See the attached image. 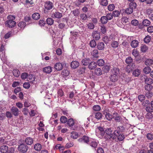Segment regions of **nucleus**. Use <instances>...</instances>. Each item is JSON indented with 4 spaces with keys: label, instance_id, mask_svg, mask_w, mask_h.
Here are the masks:
<instances>
[{
    "label": "nucleus",
    "instance_id": "13",
    "mask_svg": "<svg viewBox=\"0 0 153 153\" xmlns=\"http://www.w3.org/2000/svg\"><path fill=\"white\" fill-rule=\"evenodd\" d=\"M78 140L79 142H84L88 143L89 142V139L88 137L84 136L81 138L79 139Z\"/></svg>",
    "mask_w": 153,
    "mask_h": 153
},
{
    "label": "nucleus",
    "instance_id": "10",
    "mask_svg": "<svg viewBox=\"0 0 153 153\" xmlns=\"http://www.w3.org/2000/svg\"><path fill=\"white\" fill-rule=\"evenodd\" d=\"M45 8L48 10H50L52 9L53 7V3L50 1L46 2L45 4Z\"/></svg>",
    "mask_w": 153,
    "mask_h": 153
},
{
    "label": "nucleus",
    "instance_id": "21",
    "mask_svg": "<svg viewBox=\"0 0 153 153\" xmlns=\"http://www.w3.org/2000/svg\"><path fill=\"white\" fill-rule=\"evenodd\" d=\"M79 63L78 62L76 61H74L71 63V67L73 68H76L79 66Z\"/></svg>",
    "mask_w": 153,
    "mask_h": 153
},
{
    "label": "nucleus",
    "instance_id": "54",
    "mask_svg": "<svg viewBox=\"0 0 153 153\" xmlns=\"http://www.w3.org/2000/svg\"><path fill=\"white\" fill-rule=\"evenodd\" d=\"M102 114L100 112H97L95 114V117L97 119H100L102 118Z\"/></svg>",
    "mask_w": 153,
    "mask_h": 153
},
{
    "label": "nucleus",
    "instance_id": "50",
    "mask_svg": "<svg viewBox=\"0 0 153 153\" xmlns=\"http://www.w3.org/2000/svg\"><path fill=\"white\" fill-rule=\"evenodd\" d=\"M151 40V37L150 36L147 35L144 39V41L146 43L149 42Z\"/></svg>",
    "mask_w": 153,
    "mask_h": 153
},
{
    "label": "nucleus",
    "instance_id": "19",
    "mask_svg": "<svg viewBox=\"0 0 153 153\" xmlns=\"http://www.w3.org/2000/svg\"><path fill=\"white\" fill-rule=\"evenodd\" d=\"M34 148L35 150L39 152L42 149V145L39 143H36L34 144Z\"/></svg>",
    "mask_w": 153,
    "mask_h": 153
},
{
    "label": "nucleus",
    "instance_id": "56",
    "mask_svg": "<svg viewBox=\"0 0 153 153\" xmlns=\"http://www.w3.org/2000/svg\"><path fill=\"white\" fill-rule=\"evenodd\" d=\"M78 137L77 133L75 132H73L72 133L71 137L74 139H76Z\"/></svg>",
    "mask_w": 153,
    "mask_h": 153
},
{
    "label": "nucleus",
    "instance_id": "25",
    "mask_svg": "<svg viewBox=\"0 0 153 153\" xmlns=\"http://www.w3.org/2000/svg\"><path fill=\"white\" fill-rule=\"evenodd\" d=\"M67 124L69 126H72L75 124V121L73 118H71L68 120Z\"/></svg>",
    "mask_w": 153,
    "mask_h": 153
},
{
    "label": "nucleus",
    "instance_id": "27",
    "mask_svg": "<svg viewBox=\"0 0 153 153\" xmlns=\"http://www.w3.org/2000/svg\"><path fill=\"white\" fill-rule=\"evenodd\" d=\"M140 70L137 69L133 71L132 74L135 76H138L140 74Z\"/></svg>",
    "mask_w": 153,
    "mask_h": 153
},
{
    "label": "nucleus",
    "instance_id": "44",
    "mask_svg": "<svg viewBox=\"0 0 153 153\" xmlns=\"http://www.w3.org/2000/svg\"><path fill=\"white\" fill-rule=\"evenodd\" d=\"M18 25L21 29H23L26 26V23L24 22H21L19 23Z\"/></svg>",
    "mask_w": 153,
    "mask_h": 153
},
{
    "label": "nucleus",
    "instance_id": "32",
    "mask_svg": "<svg viewBox=\"0 0 153 153\" xmlns=\"http://www.w3.org/2000/svg\"><path fill=\"white\" fill-rule=\"evenodd\" d=\"M145 63L147 66L151 65L153 64V60L151 59H147L145 62Z\"/></svg>",
    "mask_w": 153,
    "mask_h": 153
},
{
    "label": "nucleus",
    "instance_id": "39",
    "mask_svg": "<svg viewBox=\"0 0 153 153\" xmlns=\"http://www.w3.org/2000/svg\"><path fill=\"white\" fill-rule=\"evenodd\" d=\"M104 61L102 59H99L98 60L97 62V64L99 66H102L104 65Z\"/></svg>",
    "mask_w": 153,
    "mask_h": 153
},
{
    "label": "nucleus",
    "instance_id": "20",
    "mask_svg": "<svg viewBox=\"0 0 153 153\" xmlns=\"http://www.w3.org/2000/svg\"><path fill=\"white\" fill-rule=\"evenodd\" d=\"M97 64L94 62H91L88 66V68L90 70H93L96 67Z\"/></svg>",
    "mask_w": 153,
    "mask_h": 153
},
{
    "label": "nucleus",
    "instance_id": "24",
    "mask_svg": "<svg viewBox=\"0 0 153 153\" xmlns=\"http://www.w3.org/2000/svg\"><path fill=\"white\" fill-rule=\"evenodd\" d=\"M90 62V59L89 58L83 59L81 62L82 64L84 65H87Z\"/></svg>",
    "mask_w": 153,
    "mask_h": 153
},
{
    "label": "nucleus",
    "instance_id": "12",
    "mask_svg": "<svg viewBox=\"0 0 153 153\" xmlns=\"http://www.w3.org/2000/svg\"><path fill=\"white\" fill-rule=\"evenodd\" d=\"M24 142L26 145H31L33 143V140L31 137H27L25 139Z\"/></svg>",
    "mask_w": 153,
    "mask_h": 153
},
{
    "label": "nucleus",
    "instance_id": "14",
    "mask_svg": "<svg viewBox=\"0 0 153 153\" xmlns=\"http://www.w3.org/2000/svg\"><path fill=\"white\" fill-rule=\"evenodd\" d=\"M62 16V14L57 11L53 13L52 15V17L53 18H60Z\"/></svg>",
    "mask_w": 153,
    "mask_h": 153
},
{
    "label": "nucleus",
    "instance_id": "46",
    "mask_svg": "<svg viewBox=\"0 0 153 153\" xmlns=\"http://www.w3.org/2000/svg\"><path fill=\"white\" fill-rule=\"evenodd\" d=\"M115 8V6L113 4H111L108 5V10L110 11H112Z\"/></svg>",
    "mask_w": 153,
    "mask_h": 153
},
{
    "label": "nucleus",
    "instance_id": "18",
    "mask_svg": "<svg viewBox=\"0 0 153 153\" xmlns=\"http://www.w3.org/2000/svg\"><path fill=\"white\" fill-rule=\"evenodd\" d=\"M55 68L57 71L61 70L62 68V65L60 62L56 63L54 65Z\"/></svg>",
    "mask_w": 153,
    "mask_h": 153
},
{
    "label": "nucleus",
    "instance_id": "15",
    "mask_svg": "<svg viewBox=\"0 0 153 153\" xmlns=\"http://www.w3.org/2000/svg\"><path fill=\"white\" fill-rule=\"evenodd\" d=\"M8 150V147L6 145L2 146L0 148V151L1 153H6Z\"/></svg>",
    "mask_w": 153,
    "mask_h": 153
},
{
    "label": "nucleus",
    "instance_id": "60",
    "mask_svg": "<svg viewBox=\"0 0 153 153\" xmlns=\"http://www.w3.org/2000/svg\"><path fill=\"white\" fill-rule=\"evenodd\" d=\"M131 24L132 25L136 26L138 24L139 22L137 20L135 19L131 21Z\"/></svg>",
    "mask_w": 153,
    "mask_h": 153
},
{
    "label": "nucleus",
    "instance_id": "63",
    "mask_svg": "<svg viewBox=\"0 0 153 153\" xmlns=\"http://www.w3.org/2000/svg\"><path fill=\"white\" fill-rule=\"evenodd\" d=\"M100 30L102 33L103 34L105 33L106 31V28L104 25L101 26Z\"/></svg>",
    "mask_w": 153,
    "mask_h": 153
},
{
    "label": "nucleus",
    "instance_id": "38",
    "mask_svg": "<svg viewBox=\"0 0 153 153\" xmlns=\"http://www.w3.org/2000/svg\"><path fill=\"white\" fill-rule=\"evenodd\" d=\"M151 70V69L149 67H146L143 69V71L146 74H148L150 72Z\"/></svg>",
    "mask_w": 153,
    "mask_h": 153
},
{
    "label": "nucleus",
    "instance_id": "34",
    "mask_svg": "<svg viewBox=\"0 0 153 153\" xmlns=\"http://www.w3.org/2000/svg\"><path fill=\"white\" fill-rule=\"evenodd\" d=\"M40 17V15L39 13H33L32 16V18L35 20L39 19Z\"/></svg>",
    "mask_w": 153,
    "mask_h": 153
},
{
    "label": "nucleus",
    "instance_id": "5",
    "mask_svg": "<svg viewBox=\"0 0 153 153\" xmlns=\"http://www.w3.org/2000/svg\"><path fill=\"white\" fill-rule=\"evenodd\" d=\"M96 135L100 138H102L105 134L103 128L101 127H99L96 128Z\"/></svg>",
    "mask_w": 153,
    "mask_h": 153
},
{
    "label": "nucleus",
    "instance_id": "4",
    "mask_svg": "<svg viewBox=\"0 0 153 153\" xmlns=\"http://www.w3.org/2000/svg\"><path fill=\"white\" fill-rule=\"evenodd\" d=\"M124 130V128L123 126H120L115 128V130L113 132L114 136L116 137L117 136H119L121 133Z\"/></svg>",
    "mask_w": 153,
    "mask_h": 153
},
{
    "label": "nucleus",
    "instance_id": "59",
    "mask_svg": "<svg viewBox=\"0 0 153 153\" xmlns=\"http://www.w3.org/2000/svg\"><path fill=\"white\" fill-rule=\"evenodd\" d=\"M105 16L107 20L108 21L109 20H111L112 19L113 15L111 13H109L107 14Z\"/></svg>",
    "mask_w": 153,
    "mask_h": 153
},
{
    "label": "nucleus",
    "instance_id": "52",
    "mask_svg": "<svg viewBox=\"0 0 153 153\" xmlns=\"http://www.w3.org/2000/svg\"><path fill=\"white\" fill-rule=\"evenodd\" d=\"M93 109L94 111H98L100 110L101 108L99 105H96L93 106Z\"/></svg>",
    "mask_w": 153,
    "mask_h": 153
},
{
    "label": "nucleus",
    "instance_id": "9",
    "mask_svg": "<svg viewBox=\"0 0 153 153\" xmlns=\"http://www.w3.org/2000/svg\"><path fill=\"white\" fill-rule=\"evenodd\" d=\"M92 36L96 40H98L100 37V33L97 31H94L92 33Z\"/></svg>",
    "mask_w": 153,
    "mask_h": 153
},
{
    "label": "nucleus",
    "instance_id": "1",
    "mask_svg": "<svg viewBox=\"0 0 153 153\" xmlns=\"http://www.w3.org/2000/svg\"><path fill=\"white\" fill-rule=\"evenodd\" d=\"M7 19L8 20L5 22L6 26L10 28L13 27L16 24V22L14 21L15 19V16L9 15L7 16Z\"/></svg>",
    "mask_w": 153,
    "mask_h": 153
},
{
    "label": "nucleus",
    "instance_id": "55",
    "mask_svg": "<svg viewBox=\"0 0 153 153\" xmlns=\"http://www.w3.org/2000/svg\"><path fill=\"white\" fill-rule=\"evenodd\" d=\"M118 45V43L116 41H114L112 42L111 44V46L114 48H116L117 47Z\"/></svg>",
    "mask_w": 153,
    "mask_h": 153
},
{
    "label": "nucleus",
    "instance_id": "30",
    "mask_svg": "<svg viewBox=\"0 0 153 153\" xmlns=\"http://www.w3.org/2000/svg\"><path fill=\"white\" fill-rule=\"evenodd\" d=\"M13 75L16 77L19 76L20 74V72L17 69H14L13 71Z\"/></svg>",
    "mask_w": 153,
    "mask_h": 153
},
{
    "label": "nucleus",
    "instance_id": "23",
    "mask_svg": "<svg viewBox=\"0 0 153 153\" xmlns=\"http://www.w3.org/2000/svg\"><path fill=\"white\" fill-rule=\"evenodd\" d=\"M97 47L98 50H102L105 48V44L102 42H100L97 44Z\"/></svg>",
    "mask_w": 153,
    "mask_h": 153
},
{
    "label": "nucleus",
    "instance_id": "2",
    "mask_svg": "<svg viewBox=\"0 0 153 153\" xmlns=\"http://www.w3.org/2000/svg\"><path fill=\"white\" fill-rule=\"evenodd\" d=\"M105 137L107 139H111L113 140H114L116 139L115 136H114V134L113 131L111 128H106L105 131Z\"/></svg>",
    "mask_w": 153,
    "mask_h": 153
},
{
    "label": "nucleus",
    "instance_id": "31",
    "mask_svg": "<svg viewBox=\"0 0 153 153\" xmlns=\"http://www.w3.org/2000/svg\"><path fill=\"white\" fill-rule=\"evenodd\" d=\"M17 141L15 140H11L7 141V144L10 146H11L15 145Z\"/></svg>",
    "mask_w": 153,
    "mask_h": 153
},
{
    "label": "nucleus",
    "instance_id": "64",
    "mask_svg": "<svg viewBox=\"0 0 153 153\" xmlns=\"http://www.w3.org/2000/svg\"><path fill=\"white\" fill-rule=\"evenodd\" d=\"M110 68L109 66L106 65L104 66L103 70L105 72H107L109 71Z\"/></svg>",
    "mask_w": 153,
    "mask_h": 153
},
{
    "label": "nucleus",
    "instance_id": "6",
    "mask_svg": "<svg viewBox=\"0 0 153 153\" xmlns=\"http://www.w3.org/2000/svg\"><path fill=\"white\" fill-rule=\"evenodd\" d=\"M4 49L3 45H2L0 48V56L1 60L4 63H5L7 62V59L4 54Z\"/></svg>",
    "mask_w": 153,
    "mask_h": 153
},
{
    "label": "nucleus",
    "instance_id": "3",
    "mask_svg": "<svg viewBox=\"0 0 153 153\" xmlns=\"http://www.w3.org/2000/svg\"><path fill=\"white\" fill-rule=\"evenodd\" d=\"M17 149L19 151L21 152L25 153L28 150V147L26 144L21 143Z\"/></svg>",
    "mask_w": 153,
    "mask_h": 153
},
{
    "label": "nucleus",
    "instance_id": "37",
    "mask_svg": "<svg viewBox=\"0 0 153 153\" xmlns=\"http://www.w3.org/2000/svg\"><path fill=\"white\" fill-rule=\"evenodd\" d=\"M46 22L48 25H52L53 23L54 20L51 18H48L47 19Z\"/></svg>",
    "mask_w": 153,
    "mask_h": 153
},
{
    "label": "nucleus",
    "instance_id": "11",
    "mask_svg": "<svg viewBox=\"0 0 153 153\" xmlns=\"http://www.w3.org/2000/svg\"><path fill=\"white\" fill-rule=\"evenodd\" d=\"M144 79L146 84H151L153 83V80L152 78L146 76H144Z\"/></svg>",
    "mask_w": 153,
    "mask_h": 153
},
{
    "label": "nucleus",
    "instance_id": "29",
    "mask_svg": "<svg viewBox=\"0 0 153 153\" xmlns=\"http://www.w3.org/2000/svg\"><path fill=\"white\" fill-rule=\"evenodd\" d=\"M112 73L114 74L117 75L118 76L119 74V70L117 67H114L111 70Z\"/></svg>",
    "mask_w": 153,
    "mask_h": 153
},
{
    "label": "nucleus",
    "instance_id": "48",
    "mask_svg": "<svg viewBox=\"0 0 153 153\" xmlns=\"http://www.w3.org/2000/svg\"><path fill=\"white\" fill-rule=\"evenodd\" d=\"M133 67L132 65H128L126 68V71L127 72L129 73L131 71L133 70Z\"/></svg>",
    "mask_w": 153,
    "mask_h": 153
},
{
    "label": "nucleus",
    "instance_id": "33",
    "mask_svg": "<svg viewBox=\"0 0 153 153\" xmlns=\"http://www.w3.org/2000/svg\"><path fill=\"white\" fill-rule=\"evenodd\" d=\"M114 116L113 118H115V120L117 122H120V117L118 115L117 113H114L113 114Z\"/></svg>",
    "mask_w": 153,
    "mask_h": 153
},
{
    "label": "nucleus",
    "instance_id": "26",
    "mask_svg": "<svg viewBox=\"0 0 153 153\" xmlns=\"http://www.w3.org/2000/svg\"><path fill=\"white\" fill-rule=\"evenodd\" d=\"M138 44L139 42L137 40H134L131 42V45L132 47L135 48L138 46Z\"/></svg>",
    "mask_w": 153,
    "mask_h": 153
},
{
    "label": "nucleus",
    "instance_id": "61",
    "mask_svg": "<svg viewBox=\"0 0 153 153\" xmlns=\"http://www.w3.org/2000/svg\"><path fill=\"white\" fill-rule=\"evenodd\" d=\"M80 18L82 20H85L87 19V16L86 14L82 13L80 15Z\"/></svg>",
    "mask_w": 153,
    "mask_h": 153
},
{
    "label": "nucleus",
    "instance_id": "35",
    "mask_svg": "<svg viewBox=\"0 0 153 153\" xmlns=\"http://www.w3.org/2000/svg\"><path fill=\"white\" fill-rule=\"evenodd\" d=\"M143 25L145 26H149L151 23L150 22L148 19H145L142 22Z\"/></svg>",
    "mask_w": 153,
    "mask_h": 153
},
{
    "label": "nucleus",
    "instance_id": "28",
    "mask_svg": "<svg viewBox=\"0 0 153 153\" xmlns=\"http://www.w3.org/2000/svg\"><path fill=\"white\" fill-rule=\"evenodd\" d=\"M70 74L69 71L67 69L63 70L61 73L62 75L63 76H67Z\"/></svg>",
    "mask_w": 153,
    "mask_h": 153
},
{
    "label": "nucleus",
    "instance_id": "51",
    "mask_svg": "<svg viewBox=\"0 0 153 153\" xmlns=\"http://www.w3.org/2000/svg\"><path fill=\"white\" fill-rule=\"evenodd\" d=\"M134 0H128V1L130 2L129 4V6L132 7L134 6V7H136L137 4L134 2Z\"/></svg>",
    "mask_w": 153,
    "mask_h": 153
},
{
    "label": "nucleus",
    "instance_id": "42",
    "mask_svg": "<svg viewBox=\"0 0 153 153\" xmlns=\"http://www.w3.org/2000/svg\"><path fill=\"white\" fill-rule=\"evenodd\" d=\"M153 88V86L151 84H147L145 87V88L146 90L148 91H151Z\"/></svg>",
    "mask_w": 153,
    "mask_h": 153
},
{
    "label": "nucleus",
    "instance_id": "47",
    "mask_svg": "<svg viewBox=\"0 0 153 153\" xmlns=\"http://www.w3.org/2000/svg\"><path fill=\"white\" fill-rule=\"evenodd\" d=\"M96 45V42L94 40H91L90 42V46L92 48L95 47Z\"/></svg>",
    "mask_w": 153,
    "mask_h": 153
},
{
    "label": "nucleus",
    "instance_id": "53",
    "mask_svg": "<svg viewBox=\"0 0 153 153\" xmlns=\"http://www.w3.org/2000/svg\"><path fill=\"white\" fill-rule=\"evenodd\" d=\"M67 118L65 116H62L60 118V121L62 123H65L67 121Z\"/></svg>",
    "mask_w": 153,
    "mask_h": 153
},
{
    "label": "nucleus",
    "instance_id": "40",
    "mask_svg": "<svg viewBox=\"0 0 153 153\" xmlns=\"http://www.w3.org/2000/svg\"><path fill=\"white\" fill-rule=\"evenodd\" d=\"M100 3L101 5L106 6L108 4V2L107 0H100Z\"/></svg>",
    "mask_w": 153,
    "mask_h": 153
},
{
    "label": "nucleus",
    "instance_id": "7",
    "mask_svg": "<svg viewBox=\"0 0 153 153\" xmlns=\"http://www.w3.org/2000/svg\"><path fill=\"white\" fill-rule=\"evenodd\" d=\"M109 109H105L103 111V114L105 115V118L108 121L111 120L113 118V116L109 112Z\"/></svg>",
    "mask_w": 153,
    "mask_h": 153
},
{
    "label": "nucleus",
    "instance_id": "43",
    "mask_svg": "<svg viewBox=\"0 0 153 153\" xmlns=\"http://www.w3.org/2000/svg\"><path fill=\"white\" fill-rule=\"evenodd\" d=\"M100 20L102 24H105L107 23L108 21L105 16H102Z\"/></svg>",
    "mask_w": 153,
    "mask_h": 153
},
{
    "label": "nucleus",
    "instance_id": "45",
    "mask_svg": "<svg viewBox=\"0 0 153 153\" xmlns=\"http://www.w3.org/2000/svg\"><path fill=\"white\" fill-rule=\"evenodd\" d=\"M141 51L143 52H145L148 50L147 46L144 45H142L140 47Z\"/></svg>",
    "mask_w": 153,
    "mask_h": 153
},
{
    "label": "nucleus",
    "instance_id": "22",
    "mask_svg": "<svg viewBox=\"0 0 153 153\" xmlns=\"http://www.w3.org/2000/svg\"><path fill=\"white\" fill-rule=\"evenodd\" d=\"M43 71L46 73L49 74L52 71V68L50 66H48L43 69Z\"/></svg>",
    "mask_w": 153,
    "mask_h": 153
},
{
    "label": "nucleus",
    "instance_id": "62",
    "mask_svg": "<svg viewBox=\"0 0 153 153\" xmlns=\"http://www.w3.org/2000/svg\"><path fill=\"white\" fill-rule=\"evenodd\" d=\"M132 62V59L130 57H128L126 58V62L127 64H130Z\"/></svg>",
    "mask_w": 153,
    "mask_h": 153
},
{
    "label": "nucleus",
    "instance_id": "58",
    "mask_svg": "<svg viewBox=\"0 0 153 153\" xmlns=\"http://www.w3.org/2000/svg\"><path fill=\"white\" fill-rule=\"evenodd\" d=\"M92 54L94 57H97V55L98 54V50L97 49H95L93 51Z\"/></svg>",
    "mask_w": 153,
    "mask_h": 153
},
{
    "label": "nucleus",
    "instance_id": "49",
    "mask_svg": "<svg viewBox=\"0 0 153 153\" xmlns=\"http://www.w3.org/2000/svg\"><path fill=\"white\" fill-rule=\"evenodd\" d=\"M146 110L149 113L153 112V107L152 106H148L146 108Z\"/></svg>",
    "mask_w": 153,
    "mask_h": 153
},
{
    "label": "nucleus",
    "instance_id": "57",
    "mask_svg": "<svg viewBox=\"0 0 153 153\" xmlns=\"http://www.w3.org/2000/svg\"><path fill=\"white\" fill-rule=\"evenodd\" d=\"M146 137L148 140H152L153 139V134L151 133H149L147 134Z\"/></svg>",
    "mask_w": 153,
    "mask_h": 153
},
{
    "label": "nucleus",
    "instance_id": "41",
    "mask_svg": "<svg viewBox=\"0 0 153 153\" xmlns=\"http://www.w3.org/2000/svg\"><path fill=\"white\" fill-rule=\"evenodd\" d=\"M120 14V11L114 10L113 12V15L115 17H118L119 16Z\"/></svg>",
    "mask_w": 153,
    "mask_h": 153
},
{
    "label": "nucleus",
    "instance_id": "17",
    "mask_svg": "<svg viewBox=\"0 0 153 153\" xmlns=\"http://www.w3.org/2000/svg\"><path fill=\"white\" fill-rule=\"evenodd\" d=\"M136 7H134V6L130 7L127 8L126 10V13L128 14H130L132 13L133 11V9H135Z\"/></svg>",
    "mask_w": 153,
    "mask_h": 153
},
{
    "label": "nucleus",
    "instance_id": "8",
    "mask_svg": "<svg viewBox=\"0 0 153 153\" xmlns=\"http://www.w3.org/2000/svg\"><path fill=\"white\" fill-rule=\"evenodd\" d=\"M11 111L12 114L15 116L19 115V111L18 109L15 107H12L11 109Z\"/></svg>",
    "mask_w": 153,
    "mask_h": 153
},
{
    "label": "nucleus",
    "instance_id": "36",
    "mask_svg": "<svg viewBox=\"0 0 153 153\" xmlns=\"http://www.w3.org/2000/svg\"><path fill=\"white\" fill-rule=\"evenodd\" d=\"M95 74L98 76L101 75L102 74V72L101 69L100 68H97L95 70Z\"/></svg>",
    "mask_w": 153,
    "mask_h": 153
},
{
    "label": "nucleus",
    "instance_id": "16",
    "mask_svg": "<svg viewBox=\"0 0 153 153\" xmlns=\"http://www.w3.org/2000/svg\"><path fill=\"white\" fill-rule=\"evenodd\" d=\"M110 78L111 81L115 82L117 81L118 77L117 75L113 74L110 76Z\"/></svg>",
    "mask_w": 153,
    "mask_h": 153
}]
</instances>
